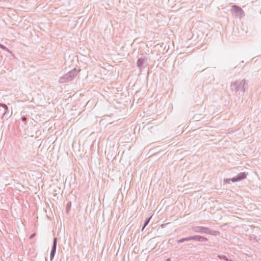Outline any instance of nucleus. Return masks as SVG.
Segmentation results:
<instances>
[{
  "instance_id": "12",
  "label": "nucleus",
  "mask_w": 261,
  "mask_h": 261,
  "mask_svg": "<svg viewBox=\"0 0 261 261\" xmlns=\"http://www.w3.org/2000/svg\"><path fill=\"white\" fill-rule=\"evenodd\" d=\"M188 239V237L184 238L181 239L180 240H177L176 242L178 244H180V243H183L185 241H189Z\"/></svg>"
},
{
  "instance_id": "10",
  "label": "nucleus",
  "mask_w": 261,
  "mask_h": 261,
  "mask_svg": "<svg viewBox=\"0 0 261 261\" xmlns=\"http://www.w3.org/2000/svg\"><path fill=\"white\" fill-rule=\"evenodd\" d=\"M0 107H2L4 108V109L5 110V111L3 114V116H4L7 114V113L8 111V108L6 105H5L4 103H0Z\"/></svg>"
},
{
  "instance_id": "5",
  "label": "nucleus",
  "mask_w": 261,
  "mask_h": 261,
  "mask_svg": "<svg viewBox=\"0 0 261 261\" xmlns=\"http://www.w3.org/2000/svg\"><path fill=\"white\" fill-rule=\"evenodd\" d=\"M192 230L197 233H208V228L203 226H194L192 228Z\"/></svg>"
},
{
  "instance_id": "7",
  "label": "nucleus",
  "mask_w": 261,
  "mask_h": 261,
  "mask_svg": "<svg viewBox=\"0 0 261 261\" xmlns=\"http://www.w3.org/2000/svg\"><path fill=\"white\" fill-rule=\"evenodd\" d=\"M57 238H54L53 240V244L52 248L51 250L50 254V260H53L55 257L56 251V248H57Z\"/></svg>"
},
{
  "instance_id": "6",
  "label": "nucleus",
  "mask_w": 261,
  "mask_h": 261,
  "mask_svg": "<svg viewBox=\"0 0 261 261\" xmlns=\"http://www.w3.org/2000/svg\"><path fill=\"white\" fill-rule=\"evenodd\" d=\"M246 176L247 174H246L245 172H240L237 176L230 178L229 180H231L233 182H234L245 179L246 177Z\"/></svg>"
},
{
  "instance_id": "3",
  "label": "nucleus",
  "mask_w": 261,
  "mask_h": 261,
  "mask_svg": "<svg viewBox=\"0 0 261 261\" xmlns=\"http://www.w3.org/2000/svg\"><path fill=\"white\" fill-rule=\"evenodd\" d=\"M148 59L146 57H142L138 58L137 64L140 71H141L143 69L146 68L148 66Z\"/></svg>"
},
{
  "instance_id": "1",
  "label": "nucleus",
  "mask_w": 261,
  "mask_h": 261,
  "mask_svg": "<svg viewBox=\"0 0 261 261\" xmlns=\"http://www.w3.org/2000/svg\"><path fill=\"white\" fill-rule=\"evenodd\" d=\"M248 83L246 80H239L233 82H231L230 85V89L239 94L242 93L244 94L246 88L247 87Z\"/></svg>"
},
{
  "instance_id": "19",
  "label": "nucleus",
  "mask_w": 261,
  "mask_h": 261,
  "mask_svg": "<svg viewBox=\"0 0 261 261\" xmlns=\"http://www.w3.org/2000/svg\"><path fill=\"white\" fill-rule=\"evenodd\" d=\"M32 237H33V234H32V235L31 236V238H32Z\"/></svg>"
},
{
  "instance_id": "16",
  "label": "nucleus",
  "mask_w": 261,
  "mask_h": 261,
  "mask_svg": "<svg viewBox=\"0 0 261 261\" xmlns=\"http://www.w3.org/2000/svg\"><path fill=\"white\" fill-rule=\"evenodd\" d=\"M21 120L22 121L24 122H26L27 120V117L25 116H22L21 117Z\"/></svg>"
},
{
  "instance_id": "15",
  "label": "nucleus",
  "mask_w": 261,
  "mask_h": 261,
  "mask_svg": "<svg viewBox=\"0 0 261 261\" xmlns=\"http://www.w3.org/2000/svg\"><path fill=\"white\" fill-rule=\"evenodd\" d=\"M0 48L9 52V53H11V51L9 49V48H8L5 46L3 45V44H2L1 43H0Z\"/></svg>"
},
{
  "instance_id": "9",
  "label": "nucleus",
  "mask_w": 261,
  "mask_h": 261,
  "mask_svg": "<svg viewBox=\"0 0 261 261\" xmlns=\"http://www.w3.org/2000/svg\"><path fill=\"white\" fill-rule=\"evenodd\" d=\"M208 232L207 234H211V235H214V236H219L220 234V232L219 231H216V230H213L210 229V228H208Z\"/></svg>"
},
{
  "instance_id": "11",
  "label": "nucleus",
  "mask_w": 261,
  "mask_h": 261,
  "mask_svg": "<svg viewBox=\"0 0 261 261\" xmlns=\"http://www.w3.org/2000/svg\"><path fill=\"white\" fill-rule=\"evenodd\" d=\"M71 207V202L70 201L68 202L66 206V211L67 213H68L69 211L70 210Z\"/></svg>"
},
{
  "instance_id": "13",
  "label": "nucleus",
  "mask_w": 261,
  "mask_h": 261,
  "mask_svg": "<svg viewBox=\"0 0 261 261\" xmlns=\"http://www.w3.org/2000/svg\"><path fill=\"white\" fill-rule=\"evenodd\" d=\"M151 217L152 216H150V217L149 218H147V219H146L144 223V228H145V227L148 225V224L149 223V222H150V220L151 218Z\"/></svg>"
},
{
  "instance_id": "2",
  "label": "nucleus",
  "mask_w": 261,
  "mask_h": 261,
  "mask_svg": "<svg viewBox=\"0 0 261 261\" xmlns=\"http://www.w3.org/2000/svg\"><path fill=\"white\" fill-rule=\"evenodd\" d=\"M80 70L75 68L70 70L60 79L59 82L61 83H67L72 81L78 74Z\"/></svg>"
},
{
  "instance_id": "14",
  "label": "nucleus",
  "mask_w": 261,
  "mask_h": 261,
  "mask_svg": "<svg viewBox=\"0 0 261 261\" xmlns=\"http://www.w3.org/2000/svg\"><path fill=\"white\" fill-rule=\"evenodd\" d=\"M218 257L220 258V259H224L225 260H228V258L225 256V255H219L218 256Z\"/></svg>"
},
{
  "instance_id": "8",
  "label": "nucleus",
  "mask_w": 261,
  "mask_h": 261,
  "mask_svg": "<svg viewBox=\"0 0 261 261\" xmlns=\"http://www.w3.org/2000/svg\"><path fill=\"white\" fill-rule=\"evenodd\" d=\"M188 240H194V241H198L199 242H206L208 241V239L206 238L201 236H190L188 237Z\"/></svg>"
},
{
  "instance_id": "4",
  "label": "nucleus",
  "mask_w": 261,
  "mask_h": 261,
  "mask_svg": "<svg viewBox=\"0 0 261 261\" xmlns=\"http://www.w3.org/2000/svg\"><path fill=\"white\" fill-rule=\"evenodd\" d=\"M231 11L236 14V16L241 17L245 16L244 10L237 5H233Z\"/></svg>"
},
{
  "instance_id": "17",
  "label": "nucleus",
  "mask_w": 261,
  "mask_h": 261,
  "mask_svg": "<svg viewBox=\"0 0 261 261\" xmlns=\"http://www.w3.org/2000/svg\"><path fill=\"white\" fill-rule=\"evenodd\" d=\"M171 259L170 258H168L167 259H166V261H170Z\"/></svg>"
},
{
  "instance_id": "18",
  "label": "nucleus",
  "mask_w": 261,
  "mask_h": 261,
  "mask_svg": "<svg viewBox=\"0 0 261 261\" xmlns=\"http://www.w3.org/2000/svg\"><path fill=\"white\" fill-rule=\"evenodd\" d=\"M144 228H144V225H143V227H142V231H143V230L144 229Z\"/></svg>"
}]
</instances>
